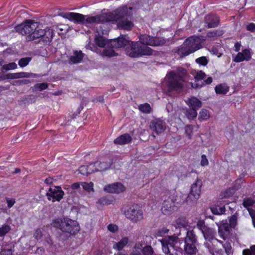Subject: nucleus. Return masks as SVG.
<instances>
[{
  "label": "nucleus",
  "mask_w": 255,
  "mask_h": 255,
  "mask_svg": "<svg viewBox=\"0 0 255 255\" xmlns=\"http://www.w3.org/2000/svg\"><path fill=\"white\" fill-rule=\"evenodd\" d=\"M31 60V57L21 58L18 61V65L21 67H24L28 64Z\"/></svg>",
  "instance_id": "39"
},
{
  "label": "nucleus",
  "mask_w": 255,
  "mask_h": 255,
  "mask_svg": "<svg viewBox=\"0 0 255 255\" xmlns=\"http://www.w3.org/2000/svg\"><path fill=\"white\" fill-rule=\"evenodd\" d=\"M80 188L79 183H75L71 185V188L73 190H76Z\"/></svg>",
  "instance_id": "64"
},
{
  "label": "nucleus",
  "mask_w": 255,
  "mask_h": 255,
  "mask_svg": "<svg viewBox=\"0 0 255 255\" xmlns=\"http://www.w3.org/2000/svg\"><path fill=\"white\" fill-rule=\"evenodd\" d=\"M211 211L215 215H221L225 212V208L224 207H220L219 206L212 207Z\"/></svg>",
  "instance_id": "35"
},
{
  "label": "nucleus",
  "mask_w": 255,
  "mask_h": 255,
  "mask_svg": "<svg viewBox=\"0 0 255 255\" xmlns=\"http://www.w3.org/2000/svg\"><path fill=\"white\" fill-rule=\"evenodd\" d=\"M204 246L207 248L212 255H217L221 251V249H218L213 243V241H205Z\"/></svg>",
  "instance_id": "22"
},
{
  "label": "nucleus",
  "mask_w": 255,
  "mask_h": 255,
  "mask_svg": "<svg viewBox=\"0 0 255 255\" xmlns=\"http://www.w3.org/2000/svg\"><path fill=\"white\" fill-rule=\"evenodd\" d=\"M186 103L190 108H192L197 110L202 106V102L195 97H191L188 98Z\"/></svg>",
  "instance_id": "24"
},
{
  "label": "nucleus",
  "mask_w": 255,
  "mask_h": 255,
  "mask_svg": "<svg viewBox=\"0 0 255 255\" xmlns=\"http://www.w3.org/2000/svg\"><path fill=\"white\" fill-rule=\"evenodd\" d=\"M112 162L111 159L108 162H96L93 166L95 167L94 171H102L109 169L111 165Z\"/></svg>",
  "instance_id": "23"
},
{
  "label": "nucleus",
  "mask_w": 255,
  "mask_h": 255,
  "mask_svg": "<svg viewBox=\"0 0 255 255\" xmlns=\"http://www.w3.org/2000/svg\"><path fill=\"white\" fill-rule=\"evenodd\" d=\"M10 230V227L7 225H4L0 228V237L5 236Z\"/></svg>",
  "instance_id": "41"
},
{
  "label": "nucleus",
  "mask_w": 255,
  "mask_h": 255,
  "mask_svg": "<svg viewBox=\"0 0 255 255\" xmlns=\"http://www.w3.org/2000/svg\"><path fill=\"white\" fill-rule=\"evenodd\" d=\"M183 251L188 255H195L198 252V238L193 229H188L183 239Z\"/></svg>",
  "instance_id": "5"
},
{
  "label": "nucleus",
  "mask_w": 255,
  "mask_h": 255,
  "mask_svg": "<svg viewBox=\"0 0 255 255\" xmlns=\"http://www.w3.org/2000/svg\"><path fill=\"white\" fill-rule=\"evenodd\" d=\"M197 110L190 108L186 110L185 115L189 120H193L197 116Z\"/></svg>",
  "instance_id": "34"
},
{
  "label": "nucleus",
  "mask_w": 255,
  "mask_h": 255,
  "mask_svg": "<svg viewBox=\"0 0 255 255\" xmlns=\"http://www.w3.org/2000/svg\"><path fill=\"white\" fill-rule=\"evenodd\" d=\"M247 29L248 30L253 32L255 31V24L254 23H251L247 26Z\"/></svg>",
  "instance_id": "60"
},
{
  "label": "nucleus",
  "mask_w": 255,
  "mask_h": 255,
  "mask_svg": "<svg viewBox=\"0 0 255 255\" xmlns=\"http://www.w3.org/2000/svg\"><path fill=\"white\" fill-rule=\"evenodd\" d=\"M131 137L128 133L122 134L114 140V143L117 144H125L129 143L131 141Z\"/></svg>",
  "instance_id": "25"
},
{
  "label": "nucleus",
  "mask_w": 255,
  "mask_h": 255,
  "mask_svg": "<svg viewBox=\"0 0 255 255\" xmlns=\"http://www.w3.org/2000/svg\"><path fill=\"white\" fill-rule=\"evenodd\" d=\"M150 128L157 134L163 132L166 128L165 122L160 119H155L151 122Z\"/></svg>",
  "instance_id": "15"
},
{
  "label": "nucleus",
  "mask_w": 255,
  "mask_h": 255,
  "mask_svg": "<svg viewBox=\"0 0 255 255\" xmlns=\"http://www.w3.org/2000/svg\"><path fill=\"white\" fill-rule=\"evenodd\" d=\"M178 240V237L174 235L165 237L160 240L165 255H178L179 248L176 246Z\"/></svg>",
  "instance_id": "7"
},
{
  "label": "nucleus",
  "mask_w": 255,
  "mask_h": 255,
  "mask_svg": "<svg viewBox=\"0 0 255 255\" xmlns=\"http://www.w3.org/2000/svg\"><path fill=\"white\" fill-rule=\"evenodd\" d=\"M64 193L59 186L50 187L46 193L49 200L54 202L55 201H59L63 198Z\"/></svg>",
  "instance_id": "12"
},
{
  "label": "nucleus",
  "mask_w": 255,
  "mask_h": 255,
  "mask_svg": "<svg viewBox=\"0 0 255 255\" xmlns=\"http://www.w3.org/2000/svg\"><path fill=\"white\" fill-rule=\"evenodd\" d=\"M227 255H232V247L229 243H226L223 245Z\"/></svg>",
  "instance_id": "49"
},
{
  "label": "nucleus",
  "mask_w": 255,
  "mask_h": 255,
  "mask_svg": "<svg viewBox=\"0 0 255 255\" xmlns=\"http://www.w3.org/2000/svg\"><path fill=\"white\" fill-rule=\"evenodd\" d=\"M243 255H255V245L252 246L250 249L244 250Z\"/></svg>",
  "instance_id": "44"
},
{
  "label": "nucleus",
  "mask_w": 255,
  "mask_h": 255,
  "mask_svg": "<svg viewBox=\"0 0 255 255\" xmlns=\"http://www.w3.org/2000/svg\"><path fill=\"white\" fill-rule=\"evenodd\" d=\"M254 203V200L252 199H245L244 200L243 205L248 209V208H250L249 207L253 206Z\"/></svg>",
  "instance_id": "48"
},
{
  "label": "nucleus",
  "mask_w": 255,
  "mask_h": 255,
  "mask_svg": "<svg viewBox=\"0 0 255 255\" xmlns=\"http://www.w3.org/2000/svg\"><path fill=\"white\" fill-rule=\"evenodd\" d=\"M140 43L142 45H150L152 46H157L163 44L164 40L160 38L152 37L147 34L140 35L139 36Z\"/></svg>",
  "instance_id": "11"
},
{
  "label": "nucleus",
  "mask_w": 255,
  "mask_h": 255,
  "mask_svg": "<svg viewBox=\"0 0 255 255\" xmlns=\"http://www.w3.org/2000/svg\"><path fill=\"white\" fill-rule=\"evenodd\" d=\"M108 230L112 232H115L118 230V227L115 225L110 224L108 227Z\"/></svg>",
  "instance_id": "59"
},
{
  "label": "nucleus",
  "mask_w": 255,
  "mask_h": 255,
  "mask_svg": "<svg viewBox=\"0 0 255 255\" xmlns=\"http://www.w3.org/2000/svg\"><path fill=\"white\" fill-rule=\"evenodd\" d=\"M168 197L177 208L184 204L186 200V195L180 192L175 191Z\"/></svg>",
  "instance_id": "14"
},
{
  "label": "nucleus",
  "mask_w": 255,
  "mask_h": 255,
  "mask_svg": "<svg viewBox=\"0 0 255 255\" xmlns=\"http://www.w3.org/2000/svg\"><path fill=\"white\" fill-rule=\"evenodd\" d=\"M210 51L211 53L215 55H218V49L216 47H212Z\"/></svg>",
  "instance_id": "63"
},
{
  "label": "nucleus",
  "mask_w": 255,
  "mask_h": 255,
  "mask_svg": "<svg viewBox=\"0 0 255 255\" xmlns=\"http://www.w3.org/2000/svg\"><path fill=\"white\" fill-rule=\"evenodd\" d=\"M39 25L37 22L27 20L24 23L16 26L15 29L16 32L22 35H27V41H32L40 38L44 42H50L53 35L52 30L49 28L42 29Z\"/></svg>",
  "instance_id": "2"
},
{
  "label": "nucleus",
  "mask_w": 255,
  "mask_h": 255,
  "mask_svg": "<svg viewBox=\"0 0 255 255\" xmlns=\"http://www.w3.org/2000/svg\"><path fill=\"white\" fill-rule=\"evenodd\" d=\"M5 78L6 79H15V73H8L5 75Z\"/></svg>",
  "instance_id": "61"
},
{
  "label": "nucleus",
  "mask_w": 255,
  "mask_h": 255,
  "mask_svg": "<svg viewBox=\"0 0 255 255\" xmlns=\"http://www.w3.org/2000/svg\"><path fill=\"white\" fill-rule=\"evenodd\" d=\"M142 253L143 255H152L153 250L151 246H146L142 250Z\"/></svg>",
  "instance_id": "43"
},
{
  "label": "nucleus",
  "mask_w": 255,
  "mask_h": 255,
  "mask_svg": "<svg viewBox=\"0 0 255 255\" xmlns=\"http://www.w3.org/2000/svg\"><path fill=\"white\" fill-rule=\"evenodd\" d=\"M81 185L82 186L83 189L88 192L94 191L93 183L91 182L89 183L81 182Z\"/></svg>",
  "instance_id": "37"
},
{
  "label": "nucleus",
  "mask_w": 255,
  "mask_h": 255,
  "mask_svg": "<svg viewBox=\"0 0 255 255\" xmlns=\"http://www.w3.org/2000/svg\"><path fill=\"white\" fill-rule=\"evenodd\" d=\"M94 167L92 164H90L89 166H82L79 168V172L84 175H87L92 172H94V169H93Z\"/></svg>",
  "instance_id": "30"
},
{
  "label": "nucleus",
  "mask_w": 255,
  "mask_h": 255,
  "mask_svg": "<svg viewBox=\"0 0 255 255\" xmlns=\"http://www.w3.org/2000/svg\"><path fill=\"white\" fill-rule=\"evenodd\" d=\"M130 41L126 35H121L117 39L111 40L110 46L113 48H119L128 45Z\"/></svg>",
  "instance_id": "13"
},
{
  "label": "nucleus",
  "mask_w": 255,
  "mask_h": 255,
  "mask_svg": "<svg viewBox=\"0 0 255 255\" xmlns=\"http://www.w3.org/2000/svg\"><path fill=\"white\" fill-rule=\"evenodd\" d=\"M188 222L186 220L185 218H180L177 221V224L179 225H181L183 227H185L188 225Z\"/></svg>",
  "instance_id": "54"
},
{
  "label": "nucleus",
  "mask_w": 255,
  "mask_h": 255,
  "mask_svg": "<svg viewBox=\"0 0 255 255\" xmlns=\"http://www.w3.org/2000/svg\"><path fill=\"white\" fill-rule=\"evenodd\" d=\"M196 63L203 66H205L208 63V60L205 56H202L196 59Z\"/></svg>",
  "instance_id": "46"
},
{
  "label": "nucleus",
  "mask_w": 255,
  "mask_h": 255,
  "mask_svg": "<svg viewBox=\"0 0 255 255\" xmlns=\"http://www.w3.org/2000/svg\"><path fill=\"white\" fill-rule=\"evenodd\" d=\"M200 196L198 194H195L192 192H190L188 196H186L185 201L189 205H194L199 198Z\"/></svg>",
  "instance_id": "28"
},
{
  "label": "nucleus",
  "mask_w": 255,
  "mask_h": 255,
  "mask_svg": "<svg viewBox=\"0 0 255 255\" xmlns=\"http://www.w3.org/2000/svg\"><path fill=\"white\" fill-rule=\"evenodd\" d=\"M132 7H128L124 5L113 12L103 13L95 16L85 15L75 12H62L60 15L74 23L83 24L87 27H92L96 24L105 22L116 21L119 28L130 30L133 23L127 17L132 15Z\"/></svg>",
  "instance_id": "1"
},
{
  "label": "nucleus",
  "mask_w": 255,
  "mask_h": 255,
  "mask_svg": "<svg viewBox=\"0 0 255 255\" xmlns=\"http://www.w3.org/2000/svg\"><path fill=\"white\" fill-rule=\"evenodd\" d=\"M202 185V182L201 180L197 179L191 187L190 191L195 194L200 195L201 188Z\"/></svg>",
  "instance_id": "26"
},
{
  "label": "nucleus",
  "mask_w": 255,
  "mask_h": 255,
  "mask_svg": "<svg viewBox=\"0 0 255 255\" xmlns=\"http://www.w3.org/2000/svg\"><path fill=\"white\" fill-rule=\"evenodd\" d=\"M197 227L201 232L204 230L205 228L208 227V226L205 225L204 221L202 220H199L197 222Z\"/></svg>",
  "instance_id": "47"
},
{
  "label": "nucleus",
  "mask_w": 255,
  "mask_h": 255,
  "mask_svg": "<svg viewBox=\"0 0 255 255\" xmlns=\"http://www.w3.org/2000/svg\"><path fill=\"white\" fill-rule=\"evenodd\" d=\"M152 49L145 45H142L138 42L130 41L127 48V53L130 57H139L144 55L152 54Z\"/></svg>",
  "instance_id": "8"
},
{
  "label": "nucleus",
  "mask_w": 255,
  "mask_h": 255,
  "mask_svg": "<svg viewBox=\"0 0 255 255\" xmlns=\"http://www.w3.org/2000/svg\"><path fill=\"white\" fill-rule=\"evenodd\" d=\"M229 232V227L227 224H223L219 227V234L223 239H225Z\"/></svg>",
  "instance_id": "27"
},
{
  "label": "nucleus",
  "mask_w": 255,
  "mask_h": 255,
  "mask_svg": "<svg viewBox=\"0 0 255 255\" xmlns=\"http://www.w3.org/2000/svg\"><path fill=\"white\" fill-rule=\"evenodd\" d=\"M215 90L217 94H225L229 91V87L225 84H220L215 87Z\"/></svg>",
  "instance_id": "32"
},
{
  "label": "nucleus",
  "mask_w": 255,
  "mask_h": 255,
  "mask_svg": "<svg viewBox=\"0 0 255 255\" xmlns=\"http://www.w3.org/2000/svg\"><path fill=\"white\" fill-rule=\"evenodd\" d=\"M235 189L234 188H230L222 193V198H228L232 196L235 193Z\"/></svg>",
  "instance_id": "40"
},
{
  "label": "nucleus",
  "mask_w": 255,
  "mask_h": 255,
  "mask_svg": "<svg viewBox=\"0 0 255 255\" xmlns=\"http://www.w3.org/2000/svg\"><path fill=\"white\" fill-rule=\"evenodd\" d=\"M193 128V126L192 125L187 126L186 127L185 131L186 133H188V132H191ZM189 136L190 135V133H189Z\"/></svg>",
  "instance_id": "62"
},
{
  "label": "nucleus",
  "mask_w": 255,
  "mask_h": 255,
  "mask_svg": "<svg viewBox=\"0 0 255 255\" xmlns=\"http://www.w3.org/2000/svg\"><path fill=\"white\" fill-rule=\"evenodd\" d=\"M205 40L206 38L202 36L190 37L184 41L183 46L178 49L177 53L181 57L187 56L201 48L202 41Z\"/></svg>",
  "instance_id": "3"
},
{
  "label": "nucleus",
  "mask_w": 255,
  "mask_h": 255,
  "mask_svg": "<svg viewBox=\"0 0 255 255\" xmlns=\"http://www.w3.org/2000/svg\"><path fill=\"white\" fill-rule=\"evenodd\" d=\"M139 110L142 113L146 114H149L151 111L150 106L147 103L140 105L139 106Z\"/></svg>",
  "instance_id": "36"
},
{
  "label": "nucleus",
  "mask_w": 255,
  "mask_h": 255,
  "mask_svg": "<svg viewBox=\"0 0 255 255\" xmlns=\"http://www.w3.org/2000/svg\"><path fill=\"white\" fill-rule=\"evenodd\" d=\"M53 226L63 232L75 234L80 228L77 222L68 218H59L53 221Z\"/></svg>",
  "instance_id": "6"
},
{
  "label": "nucleus",
  "mask_w": 255,
  "mask_h": 255,
  "mask_svg": "<svg viewBox=\"0 0 255 255\" xmlns=\"http://www.w3.org/2000/svg\"><path fill=\"white\" fill-rule=\"evenodd\" d=\"M251 58V52L249 49H245L242 52H239L235 57L234 61L236 62H241L244 60L249 61Z\"/></svg>",
  "instance_id": "20"
},
{
  "label": "nucleus",
  "mask_w": 255,
  "mask_h": 255,
  "mask_svg": "<svg viewBox=\"0 0 255 255\" xmlns=\"http://www.w3.org/2000/svg\"><path fill=\"white\" fill-rule=\"evenodd\" d=\"M84 55L81 50L74 51L73 54L68 58L69 64H75L80 63L84 57Z\"/></svg>",
  "instance_id": "19"
},
{
  "label": "nucleus",
  "mask_w": 255,
  "mask_h": 255,
  "mask_svg": "<svg viewBox=\"0 0 255 255\" xmlns=\"http://www.w3.org/2000/svg\"><path fill=\"white\" fill-rule=\"evenodd\" d=\"M34 236L36 240H39L42 236V233L40 229H37L34 234Z\"/></svg>",
  "instance_id": "56"
},
{
  "label": "nucleus",
  "mask_w": 255,
  "mask_h": 255,
  "mask_svg": "<svg viewBox=\"0 0 255 255\" xmlns=\"http://www.w3.org/2000/svg\"><path fill=\"white\" fill-rule=\"evenodd\" d=\"M237 223V217L236 216H232L229 220V225L232 228H234Z\"/></svg>",
  "instance_id": "52"
},
{
  "label": "nucleus",
  "mask_w": 255,
  "mask_h": 255,
  "mask_svg": "<svg viewBox=\"0 0 255 255\" xmlns=\"http://www.w3.org/2000/svg\"><path fill=\"white\" fill-rule=\"evenodd\" d=\"M15 78H36V75L31 73L28 72H18L15 73Z\"/></svg>",
  "instance_id": "33"
},
{
  "label": "nucleus",
  "mask_w": 255,
  "mask_h": 255,
  "mask_svg": "<svg viewBox=\"0 0 255 255\" xmlns=\"http://www.w3.org/2000/svg\"><path fill=\"white\" fill-rule=\"evenodd\" d=\"M104 190L111 193H120L125 190V188L120 183H115L105 186Z\"/></svg>",
  "instance_id": "17"
},
{
  "label": "nucleus",
  "mask_w": 255,
  "mask_h": 255,
  "mask_svg": "<svg viewBox=\"0 0 255 255\" xmlns=\"http://www.w3.org/2000/svg\"><path fill=\"white\" fill-rule=\"evenodd\" d=\"M248 211L252 217L253 225L255 227V211L252 208H248Z\"/></svg>",
  "instance_id": "53"
},
{
  "label": "nucleus",
  "mask_w": 255,
  "mask_h": 255,
  "mask_svg": "<svg viewBox=\"0 0 255 255\" xmlns=\"http://www.w3.org/2000/svg\"><path fill=\"white\" fill-rule=\"evenodd\" d=\"M12 252L11 250L1 249L0 250V255H11Z\"/></svg>",
  "instance_id": "58"
},
{
  "label": "nucleus",
  "mask_w": 255,
  "mask_h": 255,
  "mask_svg": "<svg viewBox=\"0 0 255 255\" xmlns=\"http://www.w3.org/2000/svg\"><path fill=\"white\" fill-rule=\"evenodd\" d=\"M33 88L35 90L40 91L46 89L48 88V85L44 83L36 84L34 86Z\"/></svg>",
  "instance_id": "45"
},
{
  "label": "nucleus",
  "mask_w": 255,
  "mask_h": 255,
  "mask_svg": "<svg viewBox=\"0 0 255 255\" xmlns=\"http://www.w3.org/2000/svg\"><path fill=\"white\" fill-rule=\"evenodd\" d=\"M186 74V70L182 67L178 68L176 72H170L168 75V80L167 83L168 91L181 90L183 87L182 82Z\"/></svg>",
  "instance_id": "4"
},
{
  "label": "nucleus",
  "mask_w": 255,
  "mask_h": 255,
  "mask_svg": "<svg viewBox=\"0 0 255 255\" xmlns=\"http://www.w3.org/2000/svg\"><path fill=\"white\" fill-rule=\"evenodd\" d=\"M210 118L209 112L206 109H202L200 113L199 116V120H207Z\"/></svg>",
  "instance_id": "38"
},
{
  "label": "nucleus",
  "mask_w": 255,
  "mask_h": 255,
  "mask_svg": "<svg viewBox=\"0 0 255 255\" xmlns=\"http://www.w3.org/2000/svg\"><path fill=\"white\" fill-rule=\"evenodd\" d=\"M223 33V31L220 29L210 30L208 32L207 37L210 39H214L216 37L222 36Z\"/></svg>",
  "instance_id": "31"
},
{
  "label": "nucleus",
  "mask_w": 255,
  "mask_h": 255,
  "mask_svg": "<svg viewBox=\"0 0 255 255\" xmlns=\"http://www.w3.org/2000/svg\"><path fill=\"white\" fill-rule=\"evenodd\" d=\"M201 233L203 235L205 241L214 240L218 241V240H217L215 238L216 232L212 228L208 227L207 228H205V229L203 230Z\"/></svg>",
  "instance_id": "21"
},
{
  "label": "nucleus",
  "mask_w": 255,
  "mask_h": 255,
  "mask_svg": "<svg viewBox=\"0 0 255 255\" xmlns=\"http://www.w3.org/2000/svg\"><path fill=\"white\" fill-rule=\"evenodd\" d=\"M31 81L29 79H23L17 80L15 82V85L19 86L22 85H27L30 83Z\"/></svg>",
  "instance_id": "50"
},
{
  "label": "nucleus",
  "mask_w": 255,
  "mask_h": 255,
  "mask_svg": "<svg viewBox=\"0 0 255 255\" xmlns=\"http://www.w3.org/2000/svg\"><path fill=\"white\" fill-rule=\"evenodd\" d=\"M124 214L127 218L134 223H136L143 219V211L141 207L136 204L129 205L128 208L125 210Z\"/></svg>",
  "instance_id": "9"
},
{
  "label": "nucleus",
  "mask_w": 255,
  "mask_h": 255,
  "mask_svg": "<svg viewBox=\"0 0 255 255\" xmlns=\"http://www.w3.org/2000/svg\"><path fill=\"white\" fill-rule=\"evenodd\" d=\"M17 68V65L14 62H11L8 64L2 65V70L8 71L11 69H15Z\"/></svg>",
  "instance_id": "42"
},
{
  "label": "nucleus",
  "mask_w": 255,
  "mask_h": 255,
  "mask_svg": "<svg viewBox=\"0 0 255 255\" xmlns=\"http://www.w3.org/2000/svg\"><path fill=\"white\" fill-rule=\"evenodd\" d=\"M204 21L208 28H214L218 25L219 19L216 15L209 14L205 17Z\"/></svg>",
  "instance_id": "18"
},
{
  "label": "nucleus",
  "mask_w": 255,
  "mask_h": 255,
  "mask_svg": "<svg viewBox=\"0 0 255 255\" xmlns=\"http://www.w3.org/2000/svg\"><path fill=\"white\" fill-rule=\"evenodd\" d=\"M128 243V237L122 238L119 242L114 244L113 248L118 251L122 250Z\"/></svg>",
  "instance_id": "29"
},
{
  "label": "nucleus",
  "mask_w": 255,
  "mask_h": 255,
  "mask_svg": "<svg viewBox=\"0 0 255 255\" xmlns=\"http://www.w3.org/2000/svg\"><path fill=\"white\" fill-rule=\"evenodd\" d=\"M95 41L97 46L100 47H105V49L101 53L103 56L112 57L115 55L114 50L110 46L111 40H108L101 35L96 36Z\"/></svg>",
  "instance_id": "10"
},
{
  "label": "nucleus",
  "mask_w": 255,
  "mask_h": 255,
  "mask_svg": "<svg viewBox=\"0 0 255 255\" xmlns=\"http://www.w3.org/2000/svg\"><path fill=\"white\" fill-rule=\"evenodd\" d=\"M206 77V74L202 71H200L197 73L195 76V78L196 80L199 81L202 80Z\"/></svg>",
  "instance_id": "51"
},
{
  "label": "nucleus",
  "mask_w": 255,
  "mask_h": 255,
  "mask_svg": "<svg viewBox=\"0 0 255 255\" xmlns=\"http://www.w3.org/2000/svg\"><path fill=\"white\" fill-rule=\"evenodd\" d=\"M176 209V207L173 204L169 197H165L161 209L162 213L164 215H169Z\"/></svg>",
  "instance_id": "16"
},
{
  "label": "nucleus",
  "mask_w": 255,
  "mask_h": 255,
  "mask_svg": "<svg viewBox=\"0 0 255 255\" xmlns=\"http://www.w3.org/2000/svg\"><path fill=\"white\" fill-rule=\"evenodd\" d=\"M6 203L7 204V207L9 208H11L13 206V205L14 204V203H15V199L9 198H6Z\"/></svg>",
  "instance_id": "55"
},
{
  "label": "nucleus",
  "mask_w": 255,
  "mask_h": 255,
  "mask_svg": "<svg viewBox=\"0 0 255 255\" xmlns=\"http://www.w3.org/2000/svg\"><path fill=\"white\" fill-rule=\"evenodd\" d=\"M208 164V161L205 155H202L201 156V165L202 166H205Z\"/></svg>",
  "instance_id": "57"
}]
</instances>
